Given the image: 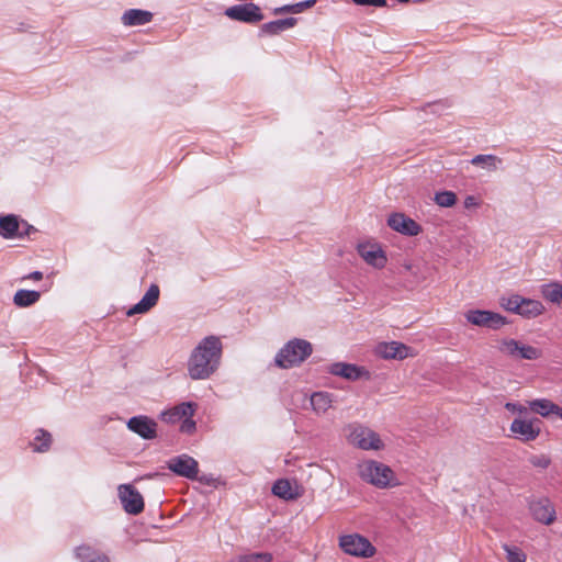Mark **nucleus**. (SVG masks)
<instances>
[{"label":"nucleus","mask_w":562,"mask_h":562,"mask_svg":"<svg viewBox=\"0 0 562 562\" xmlns=\"http://www.w3.org/2000/svg\"><path fill=\"white\" fill-rule=\"evenodd\" d=\"M222 357V342L218 337H205L192 351L188 361V372L193 380H204L218 368Z\"/></svg>","instance_id":"1"},{"label":"nucleus","mask_w":562,"mask_h":562,"mask_svg":"<svg viewBox=\"0 0 562 562\" xmlns=\"http://www.w3.org/2000/svg\"><path fill=\"white\" fill-rule=\"evenodd\" d=\"M359 476L367 483L378 487L387 488L398 485L394 471L386 464L366 460L358 465Z\"/></svg>","instance_id":"2"},{"label":"nucleus","mask_w":562,"mask_h":562,"mask_svg":"<svg viewBox=\"0 0 562 562\" xmlns=\"http://www.w3.org/2000/svg\"><path fill=\"white\" fill-rule=\"evenodd\" d=\"M495 350L503 357L514 360H538L542 357V350L510 337L495 339Z\"/></svg>","instance_id":"3"},{"label":"nucleus","mask_w":562,"mask_h":562,"mask_svg":"<svg viewBox=\"0 0 562 562\" xmlns=\"http://www.w3.org/2000/svg\"><path fill=\"white\" fill-rule=\"evenodd\" d=\"M347 441L361 450H382L384 449V442L380 435L368 426L359 423H352L344 429Z\"/></svg>","instance_id":"4"},{"label":"nucleus","mask_w":562,"mask_h":562,"mask_svg":"<svg viewBox=\"0 0 562 562\" xmlns=\"http://www.w3.org/2000/svg\"><path fill=\"white\" fill-rule=\"evenodd\" d=\"M312 350V345L307 340L292 339L278 352L276 363L280 368H292L302 363Z\"/></svg>","instance_id":"5"},{"label":"nucleus","mask_w":562,"mask_h":562,"mask_svg":"<svg viewBox=\"0 0 562 562\" xmlns=\"http://www.w3.org/2000/svg\"><path fill=\"white\" fill-rule=\"evenodd\" d=\"M196 405L191 402H184L161 413V419L168 424L181 423L180 430L191 434L195 429V422L192 419Z\"/></svg>","instance_id":"6"},{"label":"nucleus","mask_w":562,"mask_h":562,"mask_svg":"<svg viewBox=\"0 0 562 562\" xmlns=\"http://www.w3.org/2000/svg\"><path fill=\"white\" fill-rule=\"evenodd\" d=\"M341 550L353 557L370 558L375 554V548L361 535L352 533L339 538Z\"/></svg>","instance_id":"7"},{"label":"nucleus","mask_w":562,"mask_h":562,"mask_svg":"<svg viewBox=\"0 0 562 562\" xmlns=\"http://www.w3.org/2000/svg\"><path fill=\"white\" fill-rule=\"evenodd\" d=\"M465 318L469 323L480 327L490 329H499L508 322L503 315L485 310H471L465 313Z\"/></svg>","instance_id":"8"},{"label":"nucleus","mask_w":562,"mask_h":562,"mask_svg":"<svg viewBox=\"0 0 562 562\" xmlns=\"http://www.w3.org/2000/svg\"><path fill=\"white\" fill-rule=\"evenodd\" d=\"M225 15L231 20L249 24H255L263 20L260 7L252 2L229 7L225 10Z\"/></svg>","instance_id":"9"},{"label":"nucleus","mask_w":562,"mask_h":562,"mask_svg":"<svg viewBox=\"0 0 562 562\" xmlns=\"http://www.w3.org/2000/svg\"><path fill=\"white\" fill-rule=\"evenodd\" d=\"M119 497L124 510L131 515H138L144 510V498L132 484H122L117 488Z\"/></svg>","instance_id":"10"},{"label":"nucleus","mask_w":562,"mask_h":562,"mask_svg":"<svg viewBox=\"0 0 562 562\" xmlns=\"http://www.w3.org/2000/svg\"><path fill=\"white\" fill-rule=\"evenodd\" d=\"M541 420L538 418L522 419L515 418L510 424L512 434L521 441H533L541 432Z\"/></svg>","instance_id":"11"},{"label":"nucleus","mask_w":562,"mask_h":562,"mask_svg":"<svg viewBox=\"0 0 562 562\" xmlns=\"http://www.w3.org/2000/svg\"><path fill=\"white\" fill-rule=\"evenodd\" d=\"M529 510L535 520L547 526L552 525L557 519L555 508L548 497L530 501Z\"/></svg>","instance_id":"12"},{"label":"nucleus","mask_w":562,"mask_h":562,"mask_svg":"<svg viewBox=\"0 0 562 562\" xmlns=\"http://www.w3.org/2000/svg\"><path fill=\"white\" fill-rule=\"evenodd\" d=\"M375 353L386 360H403L416 355L412 347L398 341L380 342L375 348Z\"/></svg>","instance_id":"13"},{"label":"nucleus","mask_w":562,"mask_h":562,"mask_svg":"<svg viewBox=\"0 0 562 562\" xmlns=\"http://www.w3.org/2000/svg\"><path fill=\"white\" fill-rule=\"evenodd\" d=\"M168 469L177 475L191 480L195 479L199 473V464L196 460L188 454L171 458L168 461Z\"/></svg>","instance_id":"14"},{"label":"nucleus","mask_w":562,"mask_h":562,"mask_svg":"<svg viewBox=\"0 0 562 562\" xmlns=\"http://www.w3.org/2000/svg\"><path fill=\"white\" fill-rule=\"evenodd\" d=\"M127 428L146 440H151L157 437V423L145 415L130 418Z\"/></svg>","instance_id":"15"},{"label":"nucleus","mask_w":562,"mask_h":562,"mask_svg":"<svg viewBox=\"0 0 562 562\" xmlns=\"http://www.w3.org/2000/svg\"><path fill=\"white\" fill-rule=\"evenodd\" d=\"M387 225L395 232L406 236H417L422 232L420 225L403 213H393L387 218Z\"/></svg>","instance_id":"16"},{"label":"nucleus","mask_w":562,"mask_h":562,"mask_svg":"<svg viewBox=\"0 0 562 562\" xmlns=\"http://www.w3.org/2000/svg\"><path fill=\"white\" fill-rule=\"evenodd\" d=\"M360 257L370 266L382 269L387 258L383 249L376 244L364 243L358 246Z\"/></svg>","instance_id":"17"},{"label":"nucleus","mask_w":562,"mask_h":562,"mask_svg":"<svg viewBox=\"0 0 562 562\" xmlns=\"http://www.w3.org/2000/svg\"><path fill=\"white\" fill-rule=\"evenodd\" d=\"M160 290L157 284H151L142 300L127 311L128 316L143 314L151 310L159 300Z\"/></svg>","instance_id":"18"},{"label":"nucleus","mask_w":562,"mask_h":562,"mask_svg":"<svg viewBox=\"0 0 562 562\" xmlns=\"http://www.w3.org/2000/svg\"><path fill=\"white\" fill-rule=\"evenodd\" d=\"M329 371L334 375H338L350 381L359 380L362 375L368 374L363 368L344 362L333 363Z\"/></svg>","instance_id":"19"},{"label":"nucleus","mask_w":562,"mask_h":562,"mask_svg":"<svg viewBox=\"0 0 562 562\" xmlns=\"http://www.w3.org/2000/svg\"><path fill=\"white\" fill-rule=\"evenodd\" d=\"M531 412L539 414L542 417L557 415L562 419V408L547 398H538L529 402Z\"/></svg>","instance_id":"20"},{"label":"nucleus","mask_w":562,"mask_h":562,"mask_svg":"<svg viewBox=\"0 0 562 562\" xmlns=\"http://www.w3.org/2000/svg\"><path fill=\"white\" fill-rule=\"evenodd\" d=\"M153 13L140 9H130L121 18L125 26L144 25L151 21Z\"/></svg>","instance_id":"21"},{"label":"nucleus","mask_w":562,"mask_h":562,"mask_svg":"<svg viewBox=\"0 0 562 562\" xmlns=\"http://www.w3.org/2000/svg\"><path fill=\"white\" fill-rule=\"evenodd\" d=\"M541 296L553 304H562V284L557 281L544 283L540 286Z\"/></svg>","instance_id":"22"},{"label":"nucleus","mask_w":562,"mask_h":562,"mask_svg":"<svg viewBox=\"0 0 562 562\" xmlns=\"http://www.w3.org/2000/svg\"><path fill=\"white\" fill-rule=\"evenodd\" d=\"M546 307L540 301L522 297L519 315L526 318H535L542 315Z\"/></svg>","instance_id":"23"},{"label":"nucleus","mask_w":562,"mask_h":562,"mask_svg":"<svg viewBox=\"0 0 562 562\" xmlns=\"http://www.w3.org/2000/svg\"><path fill=\"white\" fill-rule=\"evenodd\" d=\"M272 493L285 501L295 499L300 496L296 488H294L290 481L285 479H280L273 484Z\"/></svg>","instance_id":"24"},{"label":"nucleus","mask_w":562,"mask_h":562,"mask_svg":"<svg viewBox=\"0 0 562 562\" xmlns=\"http://www.w3.org/2000/svg\"><path fill=\"white\" fill-rule=\"evenodd\" d=\"M331 404V395L327 392H315L311 395V406L316 414L326 413Z\"/></svg>","instance_id":"25"},{"label":"nucleus","mask_w":562,"mask_h":562,"mask_svg":"<svg viewBox=\"0 0 562 562\" xmlns=\"http://www.w3.org/2000/svg\"><path fill=\"white\" fill-rule=\"evenodd\" d=\"M19 221L15 215L0 216V235L4 238H13L19 229Z\"/></svg>","instance_id":"26"},{"label":"nucleus","mask_w":562,"mask_h":562,"mask_svg":"<svg viewBox=\"0 0 562 562\" xmlns=\"http://www.w3.org/2000/svg\"><path fill=\"white\" fill-rule=\"evenodd\" d=\"M296 20L294 18H288L283 20H277L269 23H266L261 26V32L270 35H277L288 29H291L295 25Z\"/></svg>","instance_id":"27"},{"label":"nucleus","mask_w":562,"mask_h":562,"mask_svg":"<svg viewBox=\"0 0 562 562\" xmlns=\"http://www.w3.org/2000/svg\"><path fill=\"white\" fill-rule=\"evenodd\" d=\"M41 293L33 290H19L13 296V303L19 307H29L38 302Z\"/></svg>","instance_id":"28"},{"label":"nucleus","mask_w":562,"mask_h":562,"mask_svg":"<svg viewBox=\"0 0 562 562\" xmlns=\"http://www.w3.org/2000/svg\"><path fill=\"white\" fill-rule=\"evenodd\" d=\"M76 555L82 562H110L104 553L97 552L89 547L77 548Z\"/></svg>","instance_id":"29"},{"label":"nucleus","mask_w":562,"mask_h":562,"mask_svg":"<svg viewBox=\"0 0 562 562\" xmlns=\"http://www.w3.org/2000/svg\"><path fill=\"white\" fill-rule=\"evenodd\" d=\"M52 445V435L44 430L37 429L35 432V437L31 442V446L35 452H45L49 449Z\"/></svg>","instance_id":"30"},{"label":"nucleus","mask_w":562,"mask_h":562,"mask_svg":"<svg viewBox=\"0 0 562 562\" xmlns=\"http://www.w3.org/2000/svg\"><path fill=\"white\" fill-rule=\"evenodd\" d=\"M521 302H522V296H520L518 294H514L508 297H502L499 304L506 311L519 315Z\"/></svg>","instance_id":"31"},{"label":"nucleus","mask_w":562,"mask_h":562,"mask_svg":"<svg viewBox=\"0 0 562 562\" xmlns=\"http://www.w3.org/2000/svg\"><path fill=\"white\" fill-rule=\"evenodd\" d=\"M503 549L506 552L508 562H526L527 557L521 549L508 544H504Z\"/></svg>","instance_id":"32"},{"label":"nucleus","mask_w":562,"mask_h":562,"mask_svg":"<svg viewBox=\"0 0 562 562\" xmlns=\"http://www.w3.org/2000/svg\"><path fill=\"white\" fill-rule=\"evenodd\" d=\"M471 162L475 166H483L495 169L501 159L493 155H477Z\"/></svg>","instance_id":"33"},{"label":"nucleus","mask_w":562,"mask_h":562,"mask_svg":"<svg viewBox=\"0 0 562 562\" xmlns=\"http://www.w3.org/2000/svg\"><path fill=\"white\" fill-rule=\"evenodd\" d=\"M435 202L442 207L453 206L457 202V195L452 191H442L436 194Z\"/></svg>","instance_id":"34"},{"label":"nucleus","mask_w":562,"mask_h":562,"mask_svg":"<svg viewBox=\"0 0 562 562\" xmlns=\"http://www.w3.org/2000/svg\"><path fill=\"white\" fill-rule=\"evenodd\" d=\"M528 462L538 469H547L551 464V458L548 454H532L528 458Z\"/></svg>","instance_id":"35"},{"label":"nucleus","mask_w":562,"mask_h":562,"mask_svg":"<svg viewBox=\"0 0 562 562\" xmlns=\"http://www.w3.org/2000/svg\"><path fill=\"white\" fill-rule=\"evenodd\" d=\"M316 3V0H306L292 5L285 7L283 10L292 13L303 12L305 9L312 8Z\"/></svg>","instance_id":"36"},{"label":"nucleus","mask_w":562,"mask_h":562,"mask_svg":"<svg viewBox=\"0 0 562 562\" xmlns=\"http://www.w3.org/2000/svg\"><path fill=\"white\" fill-rule=\"evenodd\" d=\"M357 5L385 7L386 0H352Z\"/></svg>","instance_id":"37"},{"label":"nucleus","mask_w":562,"mask_h":562,"mask_svg":"<svg viewBox=\"0 0 562 562\" xmlns=\"http://www.w3.org/2000/svg\"><path fill=\"white\" fill-rule=\"evenodd\" d=\"M505 408L507 411H510L513 413H518L520 415L526 414L527 409H528L526 406L518 404V403H506Z\"/></svg>","instance_id":"38"},{"label":"nucleus","mask_w":562,"mask_h":562,"mask_svg":"<svg viewBox=\"0 0 562 562\" xmlns=\"http://www.w3.org/2000/svg\"><path fill=\"white\" fill-rule=\"evenodd\" d=\"M43 279V273L41 271H34L21 278V281L32 280V281H41Z\"/></svg>","instance_id":"39"},{"label":"nucleus","mask_w":562,"mask_h":562,"mask_svg":"<svg viewBox=\"0 0 562 562\" xmlns=\"http://www.w3.org/2000/svg\"><path fill=\"white\" fill-rule=\"evenodd\" d=\"M477 203H476V200L474 196L470 195L468 196L465 200H464V205L465 207H471V206H475Z\"/></svg>","instance_id":"40"},{"label":"nucleus","mask_w":562,"mask_h":562,"mask_svg":"<svg viewBox=\"0 0 562 562\" xmlns=\"http://www.w3.org/2000/svg\"><path fill=\"white\" fill-rule=\"evenodd\" d=\"M398 2H402V3H406L408 2L409 0H397Z\"/></svg>","instance_id":"41"}]
</instances>
